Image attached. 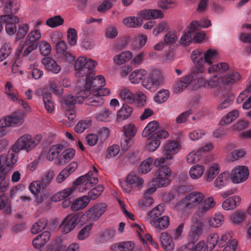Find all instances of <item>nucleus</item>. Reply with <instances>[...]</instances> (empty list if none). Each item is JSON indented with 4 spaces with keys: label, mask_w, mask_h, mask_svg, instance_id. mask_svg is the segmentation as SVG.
<instances>
[{
    "label": "nucleus",
    "mask_w": 251,
    "mask_h": 251,
    "mask_svg": "<svg viewBox=\"0 0 251 251\" xmlns=\"http://www.w3.org/2000/svg\"><path fill=\"white\" fill-rule=\"evenodd\" d=\"M205 171L204 180L207 182H210L219 174L220 166L217 162H212L208 165Z\"/></svg>",
    "instance_id": "22"
},
{
    "label": "nucleus",
    "mask_w": 251,
    "mask_h": 251,
    "mask_svg": "<svg viewBox=\"0 0 251 251\" xmlns=\"http://www.w3.org/2000/svg\"><path fill=\"white\" fill-rule=\"evenodd\" d=\"M4 16H8L10 18V21L4 20L3 25H5L6 32L9 35H12L17 31L16 24L19 23V18L14 15L5 14Z\"/></svg>",
    "instance_id": "29"
},
{
    "label": "nucleus",
    "mask_w": 251,
    "mask_h": 251,
    "mask_svg": "<svg viewBox=\"0 0 251 251\" xmlns=\"http://www.w3.org/2000/svg\"><path fill=\"white\" fill-rule=\"evenodd\" d=\"M173 163L169 159H167L165 155H163L162 157H157L153 159V164L156 167L161 168L165 166L164 164L171 165Z\"/></svg>",
    "instance_id": "60"
},
{
    "label": "nucleus",
    "mask_w": 251,
    "mask_h": 251,
    "mask_svg": "<svg viewBox=\"0 0 251 251\" xmlns=\"http://www.w3.org/2000/svg\"><path fill=\"white\" fill-rule=\"evenodd\" d=\"M153 164V158L148 157L143 161L139 167V172L143 174H147L151 170L152 165Z\"/></svg>",
    "instance_id": "56"
},
{
    "label": "nucleus",
    "mask_w": 251,
    "mask_h": 251,
    "mask_svg": "<svg viewBox=\"0 0 251 251\" xmlns=\"http://www.w3.org/2000/svg\"><path fill=\"white\" fill-rule=\"evenodd\" d=\"M230 181L229 172L224 171L220 173L213 182V186L218 189H222L226 187Z\"/></svg>",
    "instance_id": "28"
},
{
    "label": "nucleus",
    "mask_w": 251,
    "mask_h": 251,
    "mask_svg": "<svg viewBox=\"0 0 251 251\" xmlns=\"http://www.w3.org/2000/svg\"><path fill=\"white\" fill-rule=\"evenodd\" d=\"M135 247L133 242L121 241L112 244L109 246L110 251H132Z\"/></svg>",
    "instance_id": "30"
},
{
    "label": "nucleus",
    "mask_w": 251,
    "mask_h": 251,
    "mask_svg": "<svg viewBox=\"0 0 251 251\" xmlns=\"http://www.w3.org/2000/svg\"><path fill=\"white\" fill-rule=\"evenodd\" d=\"M81 216L78 213L69 214L65 216L60 224L61 232L68 234L73 230L81 221Z\"/></svg>",
    "instance_id": "17"
},
{
    "label": "nucleus",
    "mask_w": 251,
    "mask_h": 251,
    "mask_svg": "<svg viewBox=\"0 0 251 251\" xmlns=\"http://www.w3.org/2000/svg\"><path fill=\"white\" fill-rule=\"evenodd\" d=\"M164 77L158 70L153 71L151 75L142 81V85L151 92L155 91L158 86L161 85Z\"/></svg>",
    "instance_id": "15"
},
{
    "label": "nucleus",
    "mask_w": 251,
    "mask_h": 251,
    "mask_svg": "<svg viewBox=\"0 0 251 251\" xmlns=\"http://www.w3.org/2000/svg\"><path fill=\"white\" fill-rule=\"evenodd\" d=\"M29 30V26L26 23H19L16 34V40L23 39L26 35Z\"/></svg>",
    "instance_id": "59"
},
{
    "label": "nucleus",
    "mask_w": 251,
    "mask_h": 251,
    "mask_svg": "<svg viewBox=\"0 0 251 251\" xmlns=\"http://www.w3.org/2000/svg\"><path fill=\"white\" fill-rule=\"evenodd\" d=\"M96 65L97 63L92 59L84 56L79 57L75 64L76 75L79 77H86L93 75Z\"/></svg>",
    "instance_id": "8"
},
{
    "label": "nucleus",
    "mask_w": 251,
    "mask_h": 251,
    "mask_svg": "<svg viewBox=\"0 0 251 251\" xmlns=\"http://www.w3.org/2000/svg\"><path fill=\"white\" fill-rule=\"evenodd\" d=\"M42 63L45 68L49 71L57 74L61 71V67L57 64L56 62L50 57H45L42 60Z\"/></svg>",
    "instance_id": "33"
},
{
    "label": "nucleus",
    "mask_w": 251,
    "mask_h": 251,
    "mask_svg": "<svg viewBox=\"0 0 251 251\" xmlns=\"http://www.w3.org/2000/svg\"><path fill=\"white\" fill-rule=\"evenodd\" d=\"M221 82L222 78L217 75H214L208 80H204L203 85L205 88H215L218 86Z\"/></svg>",
    "instance_id": "57"
},
{
    "label": "nucleus",
    "mask_w": 251,
    "mask_h": 251,
    "mask_svg": "<svg viewBox=\"0 0 251 251\" xmlns=\"http://www.w3.org/2000/svg\"><path fill=\"white\" fill-rule=\"evenodd\" d=\"M164 208L162 204H159L151 210L147 215V219L150 225L159 231L167 228L170 225L168 216H160L164 213Z\"/></svg>",
    "instance_id": "3"
},
{
    "label": "nucleus",
    "mask_w": 251,
    "mask_h": 251,
    "mask_svg": "<svg viewBox=\"0 0 251 251\" xmlns=\"http://www.w3.org/2000/svg\"><path fill=\"white\" fill-rule=\"evenodd\" d=\"M147 74V72L145 70H136L129 75V79L132 83L137 84L141 81L143 77L146 75Z\"/></svg>",
    "instance_id": "45"
},
{
    "label": "nucleus",
    "mask_w": 251,
    "mask_h": 251,
    "mask_svg": "<svg viewBox=\"0 0 251 251\" xmlns=\"http://www.w3.org/2000/svg\"><path fill=\"white\" fill-rule=\"evenodd\" d=\"M19 8V4L16 0H7L5 1L3 11L9 15L17 13Z\"/></svg>",
    "instance_id": "37"
},
{
    "label": "nucleus",
    "mask_w": 251,
    "mask_h": 251,
    "mask_svg": "<svg viewBox=\"0 0 251 251\" xmlns=\"http://www.w3.org/2000/svg\"><path fill=\"white\" fill-rule=\"evenodd\" d=\"M119 96L125 102L119 110H127L128 109L132 110L133 108L127 104L142 108L146 102V96L142 92L133 94L128 89H124L121 91Z\"/></svg>",
    "instance_id": "4"
},
{
    "label": "nucleus",
    "mask_w": 251,
    "mask_h": 251,
    "mask_svg": "<svg viewBox=\"0 0 251 251\" xmlns=\"http://www.w3.org/2000/svg\"><path fill=\"white\" fill-rule=\"evenodd\" d=\"M160 144V140L152 134L147 139L146 148L149 151L152 152L159 147Z\"/></svg>",
    "instance_id": "39"
},
{
    "label": "nucleus",
    "mask_w": 251,
    "mask_h": 251,
    "mask_svg": "<svg viewBox=\"0 0 251 251\" xmlns=\"http://www.w3.org/2000/svg\"><path fill=\"white\" fill-rule=\"evenodd\" d=\"M143 184V179L136 173L132 172L126 176L125 182L122 185V187L125 193L128 194L134 187H136L138 189H141Z\"/></svg>",
    "instance_id": "18"
},
{
    "label": "nucleus",
    "mask_w": 251,
    "mask_h": 251,
    "mask_svg": "<svg viewBox=\"0 0 251 251\" xmlns=\"http://www.w3.org/2000/svg\"><path fill=\"white\" fill-rule=\"evenodd\" d=\"M48 221L46 219H41L35 223L30 228L31 233L36 234L43 230L47 226Z\"/></svg>",
    "instance_id": "51"
},
{
    "label": "nucleus",
    "mask_w": 251,
    "mask_h": 251,
    "mask_svg": "<svg viewBox=\"0 0 251 251\" xmlns=\"http://www.w3.org/2000/svg\"><path fill=\"white\" fill-rule=\"evenodd\" d=\"M228 172L231 182L235 185L245 182L250 176L249 169L245 165H235Z\"/></svg>",
    "instance_id": "13"
},
{
    "label": "nucleus",
    "mask_w": 251,
    "mask_h": 251,
    "mask_svg": "<svg viewBox=\"0 0 251 251\" xmlns=\"http://www.w3.org/2000/svg\"><path fill=\"white\" fill-rule=\"evenodd\" d=\"M63 146L60 144L52 145L48 151L43 153V155L48 161L55 160L56 164H58V158L63 150Z\"/></svg>",
    "instance_id": "21"
},
{
    "label": "nucleus",
    "mask_w": 251,
    "mask_h": 251,
    "mask_svg": "<svg viewBox=\"0 0 251 251\" xmlns=\"http://www.w3.org/2000/svg\"><path fill=\"white\" fill-rule=\"evenodd\" d=\"M211 25V23L208 19L201 20V21H193L190 23V31H196L199 28L208 27Z\"/></svg>",
    "instance_id": "54"
},
{
    "label": "nucleus",
    "mask_w": 251,
    "mask_h": 251,
    "mask_svg": "<svg viewBox=\"0 0 251 251\" xmlns=\"http://www.w3.org/2000/svg\"><path fill=\"white\" fill-rule=\"evenodd\" d=\"M41 37V33L39 30L35 29L31 31L26 37L25 40V44L28 45L32 43H36V41Z\"/></svg>",
    "instance_id": "61"
},
{
    "label": "nucleus",
    "mask_w": 251,
    "mask_h": 251,
    "mask_svg": "<svg viewBox=\"0 0 251 251\" xmlns=\"http://www.w3.org/2000/svg\"><path fill=\"white\" fill-rule=\"evenodd\" d=\"M123 128L125 136H129L133 138L137 132V129L135 126L131 123L125 125Z\"/></svg>",
    "instance_id": "64"
},
{
    "label": "nucleus",
    "mask_w": 251,
    "mask_h": 251,
    "mask_svg": "<svg viewBox=\"0 0 251 251\" xmlns=\"http://www.w3.org/2000/svg\"><path fill=\"white\" fill-rule=\"evenodd\" d=\"M192 80L193 76L191 75H188L182 77L176 84L175 91L176 92H181L189 85Z\"/></svg>",
    "instance_id": "44"
},
{
    "label": "nucleus",
    "mask_w": 251,
    "mask_h": 251,
    "mask_svg": "<svg viewBox=\"0 0 251 251\" xmlns=\"http://www.w3.org/2000/svg\"><path fill=\"white\" fill-rule=\"evenodd\" d=\"M239 116L238 111H230L223 116L219 122L220 126L228 125L234 121Z\"/></svg>",
    "instance_id": "43"
},
{
    "label": "nucleus",
    "mask_w": 251,
    "mask_h": 251,
    "mask_svg": "<svg viewBox=\"0 0 251 251\" xmlns=\"http://www.w3.org/2000/svg\"><path fill=\"white\" fill-rule=\"evenodd\" d=\"M132 57V54L129 51H123L116 55L113 59L114 62L117 65H121L129 60Z\"/></svg>",
    "instance_id": "52"
},
{
    "label": "nucleus",
    "mask_w": 251,
    "mask_h": 251,
    "mask_svg": "<svg viewBox=\"0 0 251 251\" xmlns=\"http://www.w3.org/2000/svg\"><path fill=\"white\" fill-rule=\"evenodd\" d=\"M38 44L37 43H32L28 45H25V42L23 45L19 46L17 52L16 53L14 61L13 62V66L19 67L21 64V60L20 56L24 58L26 60L31 61L35 59L33 54L29 55L37 48Z\"/></svg>",
    "instance_id": "14"
},
{
    "label": "nucleus",
    "mask_w": 251,
    "mask_h": 251,
    "mask_svg": "<svg viewBox=\"0 0 251 251\" xmlns=\"http://www.w3.org/2000/svg\"><path fill=\"white\" fill-rule=\"evenodd\" d=\"M75 189L73 187H69L64 189L54 194L51 200L54 201H59L70 196L74 192Z\"/></svg>",
    "instance_id": "46"
},
{
    "label": "nucleus",
    "mask_w": 251,
    "mask_h": 251,
    "mask_svg": "<svg viewBox=\"0 0 251 251\" xmlns=\"http://www.w3.org/2000/svg\"><path fill=\"white\" fill-rule=\"evenodd\" d=\"M93 226V224L89 223L83 226L77 235V239L79 241H83L87 239L91 233Z\"/></svg>",
    "instance_id": "42"
},
{
    "label": "nucleus",
    "mask_w": 251,
    "mask_h": 251,
    "mask_svg": "<svg viewBox=\"0 0 251 251\" xmlns=\"http://www.w3.org/2000/svg\"><path fill=\"white\" fill-rule=\"evenodd\" d=\"M42 138V136L40 134L32 136L29 134H25L19 137L12 146L18 152L24 151L28 153L37 147Z\"/></svg>",
    "instance_id": "5"
},
{
    "label": "nucleus",
    "mask_w": 251,
    "mask_h": 251,
    "mask_svg": "<svg viewBox=\"0 0 251 251\" xmlns=\"http://www.w3.org/2000/svg\"><path fill=\"white\" fill-rule=\"evenodd\" d=\"M203 229V224L201 220H196L193 222L191 228L190 236H194L199 235L202 233Z\"/></svg>",
    "instance_id": "55"
},
{
    "label": "nucleus",
    "mask_w": 251,
    "mask_h": 251,
    "mask_svg": "<svg viewBox=\"0 0 251 251\" xmlns=\"http://www.w3.org/2000/svg\"><path fill=\"white\" fill-rule=\"evenodd\" d=\"M75 155V151L73 148L63 150L58 158V165L65 166Z\"/></svg>",
    "instance_id": "31"
},
{
    "label": "nucleus",
    "mask_w": 251,
    "mask_h": 251,
    "mask_svg": "<svg viewBox=\"0 0 251 251\" xmlns=\"http://www.w3.org/2000/svg\"><path fill=\"white\" fill-rule=\"evenodd\" d=\"M204 199V194L200 191H194L187 194L183 199L178 201L174 208L177 211H182L186 208H194L200 207Z\"/></svg>",
    "instance_id": "6"
},
{
    "label": "nucleus",
    "mask_w": 251,
    "mask_h": 251,
    "mask_svg": "<svg viewBox=\"0 0 251 251\" xmlns=\"http://www.w3.org/2000/svg\"><path fill=\"white\" fill-rule=\"evenodd\" d=\"M180 144L175 140H169L166 142L162 148V153L173 162L174 156L181 150Z\"/></svg>",
    "instance_id": "19"
},
{
    "label": "nucleus",
    "mask_w": 251,
    "mask_h": 251,
    "mask_svg": "<svg viewBox=\"0 0 251 251\" xmlns=\"http://www.w3.org/2000/svg\"><path fill=\"white\" fill-rule=\"evenodd\" d=\"M156 191L154 187H150L144 193L143 197L139 201L138 206L142 208H147L151 206L154 202L152 198L153 193Z\"/></svg>",
    "instance_id": "23"
},
{
    "label": "nucleus",
    "mask_w": 251,
    "mask_h": 251,
    "mask_svg": "<svg viewBox=\"0 0 251 251\" xmlns=\"http://www.w3.org/2000/svg\"><path fill=\"white\" fill-rule=\"evenodd\" d=\"M63 23L64 19L59 15L50 18L46 21L47 25L51 27H55L62 25Z\"/></svg>",
    "instance_id": "63"
},
{
    "label": "nucleus",
    "mask_w": 251,
    "mask_h": 251,
    "mask_svg": "<svg viewBox=\"0 0 251 251\" xmlns=\"http://www.w3.org/2000/svg\"><path fill=\"white\" fill-rule=\"evenodd\" d=\"M203 157L199 149L191 151L186 156V161L188 164H193L200 161Z\"/></svg>",
    "instance_id": "40"
},
{
    "label": "nucleus",
    "mask_w": 251,
    "mask_h": 251,
    "mask_svg": "<svg viewBox=\"0 0 251 251\" xmlns=\"http://www.w3.org/2000/svg\"><path fill=\"white\" fill-rule=\"evenodd\" d=\"M225 220V216L222 213L218 212L209 218L208 223L211 227L217 228L222 226Z\"/></svg>",
    "instance_id": "38"
},
{
    "label": "nucleus",
    "mask_w": 251,
    "mask_h": 251,
    "mask_svg": "<svg viewBox=\"0 0 251 251\" xmlns=\"http://www.w3.org/2000/svg\"><path fill=\"white\" fill-rule=\"evenodd\" d=\"M12 52L10 45L9 43L4 44L0 49V62L3 61L10 56Z\"/></svg>",
    "instance_id": "62"
},
{
    "label": "nucleus",
    "mask_w": 251,
    "mask_h": 251,
    "mask_svg": "<svg viewBox=\"0 0 251 251\" xmlns=\"http://www.w3.org/2000/svg\"><path fill=\"white\" fill-rule=\"evenodd\" d=\"M97 176L96 168L92 167L87 174L80 176L74 182L75 189L79 192H85L98 183Z\"/></svg>",
    "instance_id": "7"
},
{
    "label": "nucleus",
    "mask_w": 251,
    "mask_h": 251,
    "mask_svg": "<svg viewBox=\"0 0 251 251\" xmlns=\"http://www.w3.org/2000/svg\"><path fill=\"white\" fill-rule=\"evenodd\" d=\"M94 74L85 77L84 89L78 92L79 101L85 100L86 104L97 107L102 103L99 97L104 96L110 94V90L103 88L105 85V79L102 75L94 77Z\"/></svg>",
    "instance_id": "1"
},
{
    "label": "nucleus",
    "mask_w": 251,
    "mask_h": 251,
    "mask_svg": "<svg viewBox=\"0 0 251 251\" xmlns=\"http://www.w3.org/2000/svg\"><path fill=\"white\" fill-rule=\"evenodd\" d=\"M246 151L244 149H238L229 152L226 155V160L230 163H233L244 158L246 155Z\"/></svg>",
    "instance_id": "35"
},
{
    "label": "nucleus",
    "mask_w": 251,
    "mask_h": 251,
    "mask_svg": "<svg viewBox=\"0 0 251 251\" xmlns=\"http://www.w3.org/2000/svg\"><path fill=\"white\" fill-rule=\"evenodd\" d=\"M92 125V120L86 119L79 121L74 127V130L77 133H82Z\"/></svg>",
    "instance_id": "50"
},
{
    "label": "nucleus",
    "mask_w": 251,
    "mask_h": 251,
    "mask_svg": "<svg viewBox=\"0 0 251 251\" xmlns=\"http://www.w3.org/2000/svg\"><path fill=\"white\" fill-rule=\"evenodd\" d=\"M160 241L163 248L166 251H172L175 248V244L173 241L172 237L167 232H163L160 234Z\"/></svg>",
    "instance_id": "34"
},
{
    "label": "nucleus",
    "mask_w": 251,
    "mask_h": 251,
    "mask_svg": "<svg viewBox=\"0 0 251 251\" xmlns=\"http://www.w3.org/2000/svg\"><path fill=\"white\" fill-rule=\"evenodd\" d=\"M77 95L78 93H77L76 98L71 95H69L67 96H64L60 100V101L62 103V105L63 106H66L68 107L71 108L74 104H75L76 103V102L80 103L83 101L84 100H81V101L78 100V97ZM86 99H85L84 100H85Z\"/></svg>",
    "instance_id": "53"
},
{
    "label": "nucleus",
    "mask_w": 251,
    "mask_h": 251,
    "mask_svg": "<svg viewBox=\"0 0 251 251\" xmlns=\"http://www.w3.org/2000/svg\"><path fill=\"white\" fill-rule=\"evenodd\" d=\"M172 171L170 167L164 166L159 168L155 172L154 177L148 183L149 187L157 188L166 187L171 182Z\"/></svg>",
    "instance_id": "9"
},
{
    "label": "nucleus",
    "mask_w": 251,
    "mask_h": 251,
    "mask_svg": "<svg viewBox=\"0 0 251 251\" xmlns=\"http://www.w3.org/2000/svg\"><path fill=\"white\" fill-rule=\"evenodd\" d=\"M90 200L87 196H83L75 199L71 203L70 208L76 212L85 208L89 204Z\"/></svg>",
    "instance_id": "27"
},
{
    "label": "nucleus",
    "mask_w": 251,
    "mask_h": 251,
    "mask_svg": "<svg viewBox=\"0 0 251 251\" xmlns=\"http://www.w3.org/2000/svg\"><path fill=\"white\" fill-rule=\"evenodd\" d=\"M18 152L11 146L7 154H2L3 166L5 169H12L17 164L18 159Z\"/></svg>",
    "instance_id": "20"
},
{
    "label": "nucleus",
    "mask_w": 251,
    "mask_h": 251,
    "mask_svg": "<svg viewBox=\"0 0 251 251\" xmlns=\"http://www.w3.org/2000/svg\"><path fill=\"white\" fill-rule=\"evenodd\" d=\"M216 204V201L213 196H210L207 197L204 196V199L200 205L197 211L200 214H205L214 208Z\"/></svg>",
    "instance_id": "24"
},
{
    "label": "nucleus",
    "mask_w": 251,
    "mask_h": 251,
    "mask_svg": "<svg viewBox=\"0 0 251 251\" xmlns=\"http://www.w3.org/2000/svg\"><path fill=\"white\" fill-rule=\"evenodd\" d=\"M50 237V232L45 231L36 236L32 240L34 248L39 251H54L55 246L57 243L56 239L53 243L45 246Z\"/></svg>",
    "instance_id": "12"
},
{
    "label": "nucleus",
    "mask_w": 251,
    "mask_h": 251,
    "mask_svg": "<svg viewBox=\"0 0 251 251\" xmlns=\"http://www.w3.org/2000/svg\"><path fill=\"white\" fill-rule=\"evenodd\" d=\"M241 79V75L237 71L231 69L222 77V82L225 85H232Z\"/></svg>",
    "instance_id": "32"
},
{
    "label": "nucleus",
    "mask_w": 251,
    "mask_h": 251,
    "mask_svg": "<svg viewBox=\"0 0 251 251\" xmlns=\"http://www.w3.org/2000/svg\"><path fill=\"white\" fill-rule=\"evenodd\" d=\"M158 127L159 124L157 122L155 121L150 122L144 128L142 134V136L143 137H147L151 136L154 134V132L156 131Z\"/></svg>",
    "instance_id": "48"
},
{
    "label": "nucleus",
    "mask_w": 251,
    "mask_h": 251,
    "mask_svg": "<svg viewBox=\"0 0 251 251\" xmlns=\"http://www.w3.org/2000/svg\"><path fill=\"white\" fill-rule=\"evenodd\" d=\"M230 70L229 69V65L226 62H221L217 64L212 65L210 66L208 68V72L209 73H224L227 70Z\"/></svg>",
    "instance_id": "47"
},
{
    "label": "nucleus",
    "mask_w": 251,
    "mask_h": 251,
    "mask_svg": "<svg viewBox=\"0 0 251 251\" xmlns=\"http://www.w3.org/2000/svg\"><path fill=\"white\" fill-rule=\"evenodd\" d=\"M191 58L195 65L196 73H202L205 71V63L211 66L218 60V53L216 50L212 49H208L203 52L202 50L198 49L192 52Z\"/></svg>",
    "instance_id": "2"
},
{
    "label": "nucleus",
    "mask_w": 251,
    "mask_h": 251,
    "mask_svg": "<svg viewBox=\"0 0 251 251\" xmlns=\"http://www.w3.org/2000/svg\"><path fill=\"white\" fill-rule=\"evenodd\" d=\"M241 202V197L238 195H234L224 201L222 207L226 211L233 210L240 205Z\"/></svg>",
    "instance_id": "25"
},
{
    "label": "nucleus",
    "mask_w": 251,
    "mask_h": 251,
    "mask_svg": "<svg viewBox=\"0 0 251 251\" xmlns=\"http://www.w3.org/2000/svg\"><path fill=\"white\" fill-rule=\"evenodd\" d=\"M123 23L127 27L135 28L142 25V20L138 17L130 16L124 18Z\"/></svg>",
    "instance_id": "41"
},
{
    "label": "nucleus",
    "mask_w": 251,
    "mask_h": 251,
    "mask_svg": "<svg viewBox=\"0 0 251 251\" xmlns=\"http://www.w3.org/2000/svg\"><path fill=\"white\" fill-rule=\"evenodd\" d=\"M250 126V122L246 120L241 119L233 124L231 126L232 130L235 133H241L243 132Z\"/></svg>",
    "instance_id": "49"
},
{
    "label": "nucleus",
    "mask_w": 251,
    "mask_h": 251,
    "mask_svg": "<svg viewBox=\"0 0 251 251\" xmlns=\"http://www.w3.org/2000/svg\"><path fill=\"white\" fill-rule=\"evenodd\" d=\"M107 205L105 203H98L91 206L81 215L82 222H97L106 211Z\"/></svg>",
    "instance_id": "11"
},
{
    "label": "nucleus",
    "mask_w": 251,
    "mask_h": 251,
    "mask_svg": "<svg viewBox=\"0 0 251 251\" xmlns=\"http://www.w3.org/2000/svg\"><path fill=\"white\" fill-rule=\"evenodd\" d=\"M170 92L167 90H161L158 92L154 97V100L158 103L165 102L169 98Z\"/></svg>",
    "instance_id": "58"
},
{
    "label": "nucleus",
    "mask_w": 251,
    "mask_h": 251,
    "mask_svg": "<svg viewBox=\"0 0 251 251\" xmlns=\"http://www.w3.org/2000/svg\"><path fill=\"white\" fill-rule=\"evenodd\" d=\"M30 192L34 195L35 201L37 203H42L48 195L46 185L40 181H33L29 186Z\"/></svg>",
    "instance_id": "16"
},
{
    "label": "nucleus",
    "mask_w": 251,
    "mask_h": 251,
    "mask_svg": "<svg viewBox=\"0 0 251 251\" xmlns=\"http://www.w3.org/2000/svg\"><path fill=\"white\" fill-rule=\"evenodd\" d=\"M247 214L242 210H237L232 213L228 217L229 222L235 226H241L246 220Z\"/></svg>",
    "instance_id": "26"
},
{
    "label": "nucleus",
    "mask_w": 251,
    "mask_h": 251,
    "mask_svg": "<svg viewBox=\"0 0 251 251\" xmlns=\"http://www.w3.org/2000/svg\"><path fill=\"white\" fill-rule=\"evenodd\" d=\"M205 170V168L204 165L200 164H195L189 170L190 177L193 179H199L203 176Z\"/></svg>",
    "instance_id": "36"
},
{
    "label": "nucleus",
    "mask_w": 251,
    "mask_h": 251,
    "mask_svg": "<svg viewBox=\"0 0 251 251\" xmlns=\"http://www.w3.org/2000/svg\"><path fill=\"white\" fill-rule=\"evenodd\" d=\"M26 113L24 111H16L0 119V128L20 126L24 123Z\"/></svg>",
    "instance_id": "10"
}]
</instances>
